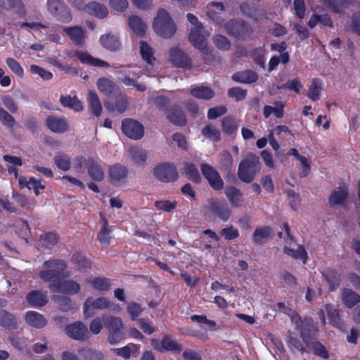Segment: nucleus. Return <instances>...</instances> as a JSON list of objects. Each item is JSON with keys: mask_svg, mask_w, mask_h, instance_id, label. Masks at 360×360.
<instances>
[{"mask_svg": "<svg viewBox=\"0 0 360 360\" xmlns=\"http://www.w3.org/2000/svg\"><path fill=\"white\" fill-rule=\"evenodd\" d=\"M260 167L259 158L252 153H249L239 163L238 176L241 181L250 183L255 179L257 174L259 172Z\"/></svg>", "mask_w": 360, "mask_h": 360, "instance_id": "1", "label": "nucleus"}, {"mask_svg": "<svg viewBox=\"0 0 360 360\" xmlns=\"http://www.w3.org/2000/svg\"><path fill=\"white\" fill-rule=\"evenodd\" d=\"M153 28L157 34L165 39L172 37L176 31L175 23L165 9L159 10L153 22Z\"/></svg>", "mask_w": 360, "mask_h": 360, "instance_id": "2", "label": "nucleus"}, {"mask_svg": "<svg viewBox=\"0 0 360 360\" xmlns=\"http://www.w3.org/2000/svg\"><path fill=\"white\" fill-rule=\"evenodd\" d=\"M43 266L45 269L41 271L39 277L46 282H52L62 276L66 265L61 260H49L46 261Z\"/></svg>", "mask_w": 360, "mask_h": 360, "instance_id": "3", "label": "nucleus"}, {"mask_svg": "<svg viewBox=\"0 0 360 360\" xmlns=\"http://www.w3.org/2000/svg\"><path fill=\"white\" fill-rule=\"evenodd\" d=\"M46 6L49 13L60 22H71L72 17L70 10L63 0H47Z\"/></svg>", "mask_w": 360, "mask_h": 360, "instance_id": "4", "label": "nucleus"}, {"mask_svg": "<svg viewBox=\"0 0 360 360\" xmlns=\"http://www.w3.org/2000/svg\"><path fill=\"white\" fill-rule=\"evenodd\" d=\"M292 321L295 324V328L300 330V336L307 346L314 340L313 337L315 336L316 330L311 321H302L297 314H292Z\"/></svg>", "mask_w": 360, "mask_h": 360, "instance_id": "5", "label": "nucleus"}, {"mask_svg": "<svg viewBox=\"0 0 360 360\" xmlns=\"http://www.w3.org/2000/svg\"><path fill=\"white\" fill-rule=\"evenodd\" d=\"M227 32L238 39H244L250 35L252 29L242 20H231L225 25Z\"/></svg>", "mask_w": 360, "mask_h": 360, "instance_id": "6", "label": "nucleus"}, {"mask_svg": "<svg viewBox=\"0 0 360 360\" xmlns=\"http://www.w3.org/2000/svg\"><path fill=\"white\" fill-rule=\"evenodd\" d=\"M150 344L155 349L160 352H171L179 354L183 349L181 345L169 335L163 336L160 342L157 339H152Z\"/></svg>", "mask_w": 360, "mask_h": 360, "instance_id": "7", "label": "nucleus"}, {"mask_svg": "<svg viewBox=\"0 0 360 360\" xmlns=\"http://www.w3.org/2000/svg\"><path fill=\"white\" fill-rule=\"evenodd\" d=\"M122 131L128 138L139 140L143 136V126L132 119H124L122 122Z\"/></svg>", "mask_w": 360, "mask_h": 360, "instance_id": "8", "label": "nucleus"}, {"mask_svg": "<svg viewBox=\"0 0 360 360\" xmlns=\"http://www.w3.org/2000/svg\"><path fill=\"white\" fill-rule=\"evenodd\" d=\"M155 176L162 182H172L177 179L178 173L175 167L169 163H162L153 169Z\"/></svg>", "mask_w": 360, "mask_h": 360, "instance_id": "9", "label": "nucleus"}, {"mask_svg": "<svg viewBox=\"0 0 360 360\" xmlns=\"http://www.w3.org/2000/svg\"><path fill=\"white\" fill-rule=\"evenodd\" d=\"M206 210L210 215L226 221L231 217V210L226 203L219 202L213 199L208 200Z\"/></svg>", "mask_w": 360, "mask_h": 360, "instance_id": "10", "label": "nucleus"}, {"mask_svg": "<svg viewBox=\"0 0 360 360\" xmlns=\"http://www.w3.org/2000/svg\"><path fill=\"white\" fill-rule=\"evenodd\" d=\"M200 169L203 176L213 189L219 191L223 188L224 181L219 172L213 167L209 164L202 163Z\"/></svg>", "mask_w": 360, "mask_h": 360, "instance_id": "11", "label": "nucleus"}, {"mask_svg": "<svg viewBox=\"0 0 360 360\" xmlns=\"http://www.w3.org/2000/svg\"><path fill=\"white\" fill-rule=\"evenodd\" d=\"M112 302L103 297H98L96 300L89 297L84 304V314L86 317H90L93 316V314L91 312V309H108L112 307Z\"/></svg>", "mask_w": 360, "mask_h": 360, "instance_id": "12", "label": "nucleus"}, {"mask_svg": "<svg viewBox=\"0 0 360 360\" xmlns=\"http://www.w3.org/2000/svg\"><path fill=\"white\" fill-rule=\"evenodd\" d=\"M65 331L68 335L74 340H84L89 338V330L81 321H77L67 326Z\"/></svg>", "mask_w": 360, "mask_h": 360, "instance_id": "13", "label": "nucleus"}, {"mask_svg": "<svg viewBox=\"0 0 360 360\" xmlns=\"http://www.w3.org/2000/svg\"><path fill=\"white\" fill-rule=\"evenodd\" d=\"M169 61L174 66L190 68L191 61L188 56L178 48L172 49L169 54Z\"/></svg>", "mask_w": 360, "mask_h": 360, "instance_id": "14", "label": "nucleus"}, {"mask_svg": "<svg viewBox=\"0 0 360 360\" xmlns=\"http://www.w3.org/2000/svg\"><path fill=\"white\" fill-rule=\"evenodd\" d=\"M49 289L52 292H60L68 295H74L79 292L80 285L73 281H64L58 283L49 285Z\"/></svg>", "mask_w": 360, "mask_h": 360, "instance_id": "15", "label": "nucleus"}, {"mask_svg": "<svg viewBox=\"0 0 360 360\" xmlns=\"http://www.w3.org/2000/svg\"><path fill=\"white\" fill-rule=\"evenodd\" d=\"M224 6L221 2H211L207 6V17L218 25L223 22Z\"/></svg>", "mask_w": 360, "mask_h": 360, "instance_id": "16", "label": "nucleus"}, {"mask_svg": "<svg viewBox=\"0 0 360 360\" xmlns=\"http://www.w3.org/2000/svg\"><path fill=\"white\" fill-rule=\"evenodd\" d=\"M46 123L54 133H64L68 130V124L63 117L50 115L46 117Z\"/></svg>", "mask_w": 360, "mask_h": 360, "instance_id": "17", "label": "nucleus"}, {"mask_svg": "<svg viewBox=\"0 0 360 360\" xmlns=\"http://www.w3.org/2000/svg\"><path fill=\"white\" fill-rule=\"evenodd\" d=\"M0 9L6 11H13L19 15L26 13L25 6L22 0H0Z\"/></svg>", "mask_w": 360, "mask_h": 360, "instance_id": "18", "label": "nucleus"}, {"mask_svg": "<svg viewBox=\"0 0 360 360\" xmlns=\"http://www.w3.org/2000/svg\"><path fill=\"white\" fill-rule=\"evenodd\" d=\"M100 91L106 96L115 95L120 93V87L112 80L102 77L99 78L96 83Z\"/></svg>", "mask_w": 360, "mask_h": 360, "instance_id": "19", "label": "nucleus"}, {"mask_svg": "<svg viewBox=\"0 0 360 360\" xmlns=\"http://www.w3.org/2000/svg\"><path fill=\"white\" fill-rule=\"evenodd\" d=\"M75 56L80 60L82 63L93 65L95 67H110V64L104 60L94 58L89 53L82 51L75 52Z\"/></svg>", "mask_w": 360, "mask_h": 360, "instance_id": "20", "label": "nucleus"}, {"mask_svg": "<svg viewBox=\"0 0 360 360\" xmlns=\"http://www.w3.org/2000/svg\"><path fill=\"white\" fill-rule=\"evenodd\" d=\"M128 174V169L121 165H114L109 169V176L111 181L117 184L124 181Z\"/></svg>", "mask_w": 360, "mask_h": 360, "instance_id": "21", "label": "nucleus"}, {"mask_svg": "<svg viewBox=\"0 0 360 360\" xmlns=\"http://www.w3.org/2000/svg\"><path fill=\"white\" fill-rule=\"evenodd\" d=\"M203 29L191 30L189 41L193 45L202 52L207 51V41L202 34Z\"/></svg>", "mask_w": 360, "mask_h": 360, "instance_id": "22", "label": "nucleus"}, {"mask_svg": "<svg viewBox=\"0 0 360 360\" xmlns=\"http://www.w3.org/2000/svg\"><path fill=\"white\" fill-rule=\"evenodd\" d=\"M27 302L32 307H41L46 304L47 296L40 290H32L27 296Z\"/></svg>", "mask_w": 360, "mask_h": 360, "instance_id": "23", "label": "nucleus"}, {"mask_svg": "<svg viewBox=\"0 0 360 360\" xmlns=\"http://www.w3.org/2000/svg\"><path fill=\"white\" fill-rule=\"evenodd\" d=\"M140 346L135 344H129L121 348H113L111 351L124 359H129L131 356H137L139 354Z\"/></svg>", "mask_w": 360, "mask_h": 360, "instance_id": "24", "label": "nucleus"}, {"mask_svg": "<svg viewBox=\"0 0 360 360\" xmlns=\"http://www.w3.org/2000/svg\"><path fill=\"white\" fill-rule=\"evenodd\" d=\"M63 32L77 45H82L84 42V32L83 29L79 26L66 27Z\"/></svg>", "mask_w": 360, "mask_h": 360, "instance_id": "25", "label": "nucleus"}, {"mask_svg": "<svg viewBox=\"0 0 360 360\" xmlns=\"http://www.w3.org/2000/svg\"><path fill=\"white\" fill-rule=\"evenodd\" d=\"M60 103L63 107L70 108L76 112H81L84 110L82 103L76 96L62 95L60 98Z\"/></svg>", "mask_w": 360, "mask_h": 360, "instance_id": "26", "label": "nucleus"}, {"mask_svg": "<svg viewBox=\"0 0 360 360\" xmlns=\"http://www.w3.org/2000/svg\"><path fill=\"white\" fill-rule=\"evenodd\" d=\"M341 300L347 307L352 308L360 302V295L351 289L342 288Z\"/></svg>", "mask_w": 360, "mask_h": 360, "instance_id": "27", "label": "nucleus"}, {"mask_svg": "<svg viewBox=\"0 0 360 360\" xmlns=\"http://www.w3.org/2000/svg\"><path fill=\"white\" fill-rule=\"evenodd\" d=\"M131 160L138 166H143L148 158L146 150L142 148L132 147L128 150Z\"/></svg>", "mask_w": 360, "mask_h": 360, "instance_id": "28", "label": "nucleus"}, {"mask_svg": "<svg viewBox=\"0 0 360 360\" xmlns=\"http://www.w3.org/2000/svg\"><path fill=\"white\" fill-rule=\"evenodd\" d=\"M87 103L91 112L96 117H99L102 113V105L98 96L94 91H89Z\"/></svg>", "mask_w": 360, "mask_h": 360, "instance_id": "29", "label": "nucleus"}, {"mask_svg": "<svg viewBox=\"0 0 360 360\" xmlns=\"http://www.w3.org/2000/svg\"><path fill=\"white\" fill-rule=\"evenodd\" d=\"M88 165V173L95 181H101L104 179V172L98 162L94 159L89 158L86 161Z\"/></svg>", "mask_w": 360, "mask_h": 360, "instance_id": "30", "label": "nucleus"}, {"mask_svg": "<svg viewBox=\"0 0 360 360\" xmlns=\"http://www.w3.org/2000/svg\"><path fill=\"white\" fill-rule=\"evenodd\" d=\"M235 82L244 84H250L256 82L258 79L257 74L252 70H244L238 72L232 75Z\"/></svg>", "mask_w": 360, "mask_h": 360, "instance_id": "31", "label": "nucleus"}, {"mask_svg": "<svg viewBox=\"0 0 360 360\" xmlns=\"http://www.w3.org/2000/svg\"><path fill=\"white\" fill-rule=\"evenodd\" d=\"M103 321L108 331H122L124 326L120 317L103 315Z\"/></svg>", "mask_w": 360, "mask_h": 360, "instance_id": "32", "label": "nucleus"}, {"mask_svg": "<svg viewBox=\"0 0 360 360\" xmlns=\"http://www.w3.org/2000/svg\"><path fill=\"white\" fill-rule=\"evenodd\" d=\"M26 322L34 328H43L46 325V320L43 315L34 311H30L25 315Z\"/></svg>", "mask_w": 360, "mask_h": 360, "instance_id": "33", "label": "nucleus"}, {"mask_svg": "<svg viewBox=\"0 0 360 360\" xmlns=\"http://www.w3.org/2000/svg\"><path fill=\"white\" fill-rule=\"evenodd\" d=\"M85 8L88 13L94 15L99 18H105L108 14V10L107 7L96 1H92L89 3Z\"/></svg>", "mask_w": 360, "mask_h": 360, "instance_id": "34", "label": "nucleus"}, {"mask_svg": "<svg viewBox=\"0 0 360 360\" xmlns=\"http://www.w3.org/2000/svg\"><path fill=\"white\" fill-rule=\"evenodd\" d=\"M272 231L269 226L257 228L252 234V240L256 244H263L267 241Z\"/></svg>", "mask_w": 360, "mask_h": 360, "instance_id": "35", "label": "nucleus"}, {"mask_svg": "<svg viewBox=\"0 0 360 360\" xmlns=\"http://www.w3.org/2000/svg\"><path fill=\"white\" fill-rule=\"evenodd\" d=\"M167 118L175 125L184 126L186 124V118L181 109L177 107L168 110Z\"/></svg>", "mask_w": 360, "mask_h": 360, "instance_id": "36", "label": "nucleus"}, {"mask_svg": "<svg viewBox=\"0 0 360 360\" xmlns=\"http://www.w3.org/2000/svg\"><path fill=\"white\" fill-rule=\"evenodd\" d=\"M129 26L137 35L142 36L145 34L147 26L142 19L136 15H132L128 20Z\"/></svg>", "mask_w": 360, "mask_h": 360, "instance_id": "37", "label": "nucleus"}, {"mask_svg": "<svg viewBox=\"0 0 360 360\" xmlns=\"http://www.w3.org/2000/svg\"><path fill=\"white\" fill-rule=\"evenodd\" d=\"M323 276L325 278L331 291L336 290L340 286L341 281L340 275L336 271L328 269L323 274Z\"/></svg>", "mask_w": 360, "mask_h": 360, "instance_id": "38", "label": "nucleus"}, {"mask_svg": "<svg viewBox=\"0 0 360 360\" xmlns=\"http://www.w3.org/2000/svg\"><path fill=\"white\" fill-rule=\"evenodd\" d=\"M58 238L56 234L47 233L42 234L38 241V246L41 248L51 249L58 243Z\"/></svg>", "mask_w": 360, "mask_h": 360, "instance_id": "39", "label": "nucleus"}, {"mask_svg": "<svg viewBox=\"0 0 360 360\" xmlns=\"http://www.w3.org/2000/svg\"><path fill=\"white\" fill-rule=\"evenodd\" d=\"M100 42L104 48L110 51H116L120 46L117 37L110 34L102 35L100 38Z\"/></svg>", "mask_w": 360, "mask_h": 360, "instance_id": "40", "label": "nucleus"}, {"mask_svg": "<svg viewBox=\"0 0 360 360\" xmlns=\"http://www.w3.org/2000/svg\"><path fill=\"white\" fill-rule=\"evenodd\" d=\"M191 94L199 99L210 100L214 96V92L208 86H199L191 89Z\"/></svg>", "mask_w": 360, "mask_h": 360, "instance_id": "41", "label": "nucleus"}, {"mask_svg": "<svg viewBox=\"0 0 360 360\" xmlns=\"http://www.w3.org/2000/svg\"><path fill=\"white\" fill-rule=\"evenodd\" d=\"M225 194L232 206H239L243 196L239 189L234 186L228 187L225 190Z\"/></svg>", "mask_w": 360, "mask_h": 360, "instance_id": "42", "label": "nucleus"}, {"mask_svg": "<svg viewBox=\"0 0 360 360\" xmlns=\"http://www.w3.org/2000/svg\"><path fill=\"white\" fill-rule=\"evenodd\" d=\"M348 191L345 188L340 187L338 190L333 191L329 197V203L331 206L342 204L347 198Z\"/></svg>", "mask_w": 360, "mask_h": 360, "instance_id": "43", "label": "nucleus"}, {"mask_svg": "<svg viewBox=\"0 0 360 360\" xmlns=\"http://www.w3.org/2000/svg\"><path fill=\"white\" fill-rule=\"evenodd\" d=\"M87 283L91 284L93 288L99 291H107L110 288V280L103 277H96L86 280Z\"/></svg>", "mask_w": 360, "mask_h": 360, "instance_id": "44", "label": "nucleus"}, {"mask_svg": "<svg viewBox=\"0 0 360 360\" xmlns=\"http://www.w3.org/2000/svg\"><path fill=\"white\" fill-rule=\"evenodd\" d=\"M323 86L321 81L319 79L314 78L312 79L311 84L309 86L307 95L311 100L315 101L320 98Z\"/></svg>", "mask_w": 360, "mask_h": 360, "instance_id": "45", "label": "nucleus"}, {"mask_svg": "<svg viewBox=\"0 0 360 360\" xmlns=\"http://www.w3.org/2000/svg\"><path fill=\"white\" fill-rule=\"evenodd\" d=\"M184 174L186 176L195 183H199L201 177L195 165L191 162H184Z\"/></svg>", "mask_w": 360, "mask_h": 360, "instance_id": "46", "label": "nucleus"}, {"mask_svg": "<svg viewBox=\"0 0 360 360\" xmlns=\"http://www.w3.org/2000/svg\"><path fill=\"white\" fill-rule=\"evenodd\" d=\"M325 309L330 319V323L335 327H340L341 320L338 309L331 304H327L325 306Z\"/></svg>", "mask_w": 360, "mask_h": 360, "instance_id": "47", "label": "nucleus"}, {"mask_svg": "<svg viewBox=\"0 0 360 360\" xmlns=\"http://www.w3.org/2000/svg\"><path fill=\"white\" fill-rule=\"evenodd\" d=\"M101 229L98 234V239L103 244H109L110 241L109 234L111 230L108 227L107 219L102 214H101Z\"/></svg>", "mask_w": 360, "mask_h": 360, "instance_id": "48", "label": "nucleus"}, {"mask_svg": "<svg viewBox=\"0 0 360 360\" xmlns=\"http://www.w3.org/2000/svg\"><path fill=\"white\" fill-rule=\"evenodd\" d=\"M274 105V106L265 105L264 107V115L266 118H268L272 113L278 118L283 116V103L281 101H277Z\"/></svg>", "mask_w": 360, "mask_h": 360, "instance_id": "49", "label": "nucleus"}, {"mask_svg": "<svg viewBox=\"0 0 360 360\" xmlns=\"http://www.w3.org/2000/svg\"><path fill=\"white\" fill-rule=\"evenodd\" d=\"M78 352L85 360H103L104 359L102 352L88 347L79 349Z\"/></svg>", "mask_w": 360, "mask_h": 360, "instance_id": "50", "label": "nucleus"}, {"mask_svg": "<svg viewBox=\"0 0 360 360\" xmlns=\"http://www.w3.org/2000/svg\"><path fill=\"white\" fill-rule=\"evenodd\" d=\"M283 252L295 259H300L302 260L303 264L307 262V253L305 251L304 248L302 246H298L297 249H294L292 248L284 247Z\"/></svg>", "mask_w": 360, "mask_h": 360, "instance_id": "51", "label": "nucleus"}, {"mask_svg": "<svg viewBox=\"0 0 360 360\" xmlns=\"http://www.w3.org/2000/svg\"><path fill=\"white\" fill-rule=\"evenodd\" d=\"M119 80L127 86H133L139 91H144L146 86L143 84H136L133 78H129V75L124 74V71H119L117 72Z\"/></svg>", "mask_w": 360, "mask_h": 360, "instance_id": "52", "label": "nucleus"}, {"mask_svg": "<svg viewBox=\"0 0 360 360\" xmlns=\"http://www.w3.org/2000/svg\"><path fill=\"white\" fill-rule=\"evenodd\" d=\"M202 136L213 141H219L221 139V134L219 129L212 125H206L202 129Z\"/></svg>", "mask_w": 360, "mask_h": 360, "instance_id": "53", "label": "nucleus"}, {"mask_svg": "<svg viewBox=\"0 0 360 360\" xmlns=\"http://www.w3.org/2000/svg\"><path fill=\"white\" fill-rule=\"evenodd\" d=\"M324 5L335 13H340L349 6L347 0H325Z\"/></svg>", "mask_w": 360, "mask_h": 360, "instance_id": "54", "label": "nucleus"}, {"mask_svg": "<svg viewBox=\"0 0 360 360\" xmlns=\"http://www.w3.org/2000/svg\"><path fill=\"white\" fill-rule=\"evenodd\" d=\"M140 53L142 58L148 64H153L155 60L153 49L145 41L140 42Z\"/></svg>", "mask_w": 360, "mask_h": 360, "instance_id": "55", "label": "nucleus"}, {"mask_svg": "<svg viewBox=\"0 0 360 360\" xmlns=\"http://www.w3.org/2000/svg\"><path fill=\"white\" fill-rule=\"evenodd\" d=\"M56 165L63 171H68L70 168V158L63 153H58L54 158Z\"/></svg>", "mask_w": 360, "mask_h": 360, "instance_id": "56", "label": "nucleus"}, {"mask_svg": "<svg viewBox=\"0 0 360 360\" xmlns=\"http://www.w3.org/2000/svg\"><path fill=\"white\" fill-rule=\"evenodd\" d=\"M287 343L290 350L293 352L295 351H298L302 353L305 352V347L303 344L298 338L293 337L291 332L288 333Z\"/></svg>", "mask_w": 360, "mask_h": 360, "instance_id": "57", "label": "nucleus"}, {"mask_svg": "<svg viewBox=\"0 0 360 360\" xmlns=\"http://www.w3.org/2000/svg\"><path fill=\"white\" fill-rule=\"evenodd\" d=\"M53 300L57 303L62 311H68L73 308V304L70 297L61 295H53Z\"/></svg>", "mask_w": 360, "mask_h": 360, "instance_id": "58", "label": "nucleus"}, {"mask_svg": "<svg viewBox=\"0 0 360 360\" xmlns=\"http://www.w3.org/2000/svg\"><path fill=\"white\" fill-rule=\"evenodd\" d=\"M307 347L311 348L313 350L314 354L316 356H319L324 359L329 358V354L326 348L319 342L313 341Z\"/></svg>", "mask_w": 360, "mask_h": 360, "instance_id": "59", "label": "nucleus"}, {"mask_svg": "<svg viewBox=\"0 0 360 360\" xmlns=\"http://www.w3.org/2000/svg\"><path fill=\"white\" fill-rule=\"evenodd\" d=\"M240 11L243 13L255 20H259L260 11L254 6L243 3L240 5Z\"/></svg>", "mask_w": 360, "mask_h": 360, "instance_id": "60", "label": "nucleus"}, {"mask_svg": "<svg viewBox=\"0 0 360 360\" xmlns=\"http://www.w3.org/2000/svg\"><path fill=\"white\" fill-rule=\"evenodd\" d=\"M221 127L223 131L228 134H232L237 129L234 119L229 116L223 118L221 120Z\"/></svg>", "mask_w": 360, "mask_h": 360, "instance_id": "61", "label": "nucleus"}, {"mask_svg": "<svg viewBox=\"0 0 360 360\" xmlns=\"http://www.w3.org/2000/svg\"><path fill=\"white\" fill-rule=\"evenodd\" d=\"M6 63L10 70L19 77L24 76V70L20 64L14 58L8 57L6 60Z\"/></svg>", "mask_w": 360, "mask_h": 360, "instance_id": "62", "label": "nucleus"}, {"mask_svg": "<svg viewBox=\"0 0 360 360\" xmlns=\"http://www.w3.org/2000/svg\"><path fill=\"white\" fill-rule=\"evenodd\" d=\"M30 72L32 74L38 75L44 80H50L53 77L51 72L37 65H32L30 66Z\"/></svg>", "mask_w": 360, "mask_h": 360, "instance_id": "63", "label": "nucleus"}, {"mask_svg": "<svg viewBox=\"0 0 360 360\" xmlns=\"http://www.w3.org/2000/svg\"><path fill=\"white\" fill-rule=\"evenodd\" d=\"M153 103L160 110L168 112V107L170 105V99L168 97L165 96H158L154 98Z\"/></svg>", "mask_w": 360, "mask_h": 360, "instance_id": "64", "label": "nucleus"}]
</instances>
